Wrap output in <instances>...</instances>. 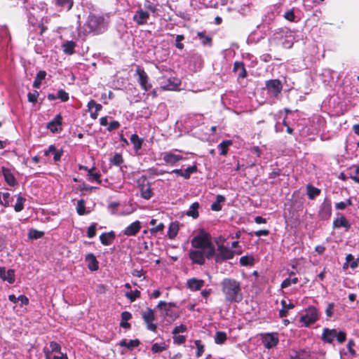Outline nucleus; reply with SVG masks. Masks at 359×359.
<instances>
[{
    "label": "nucleus",
    "mask_w": 359,
    "mask_h": 359,
    "mask_svg": "<svg viewBox=\"0 0 359 359\" xmlns=\"http://www.w3.org/2000/svg\"><path fill=\"white\" fill-rule=\"evenodd\" d=\"M137 184L140 187L141 197L146 200L150 199L153 196L154 193L151 184L147 180L146 177L142 176L138 179Z\"/></svg>",
    "instance_id": "obj_8"
},
{
    "label": "nucleus",
    "mask_w": 359,
    "mask_h": 359,
    "mask_svg": "<svg viewBox=\"0 0 359 359\" xmlns=\"http://www.w3.org/2000/svg\"><path fill=\"white\" fill-rule=\"evenodd\" d=\"M46 76V71L40 70L36 75V77L33 83V87L35 88H39L41 85V82L43 79H45Z\"/></svg>",
    "instance_id": "obj_30"
},
{
    "label": "nucleus",
    "mask_w": 359,
    "mask_h": 359,
    "mask_svg": "<svg viewBox=\"0 0 359 359\" xmlns=\"http://www.w3.org/2000/svg\"><path fill=\"white\" fill-rule=\"evenodd\" d=\"M43 235L44 233L43 231H38L36 229H31L29 231L28 237L30 239H38L42 238Z\"/></svg>",
    "instance_id": "obj_48"
},
{
    "label": "nucleus",
    "mask_w": 359,
    "mask_h": 359,
    "mask_svg": "<svg viewBox=\"0 0 359 359\" xmlns=\"http://www.w3.org/2000/svg\"><path fill=\"white\" fill-rule=\"evenodd\" d=\"M221 290L224 296V299L229 303H239L243 299L241 283L231 278H224L221 283Z\"/></svg>",
    "instance_id": "obj_1"
},
{
    "label": "nucleus",
    "mask_w": 359,
    "mask_h": 359,
    "mask_svg": "<svg viewBox=\"0 0 359 359\" xmlns=\"http://www.w3.org/2000/svg\"><path fill=\"white\" fill-rule=\"evenodd\" d=\"M124 162L122 155L119 153H116L114 156L110 159V163L116 166H121Z\"/></svg>",
    "instance_id": "obj_43"
},
{
    "label": "nucleus",
    "mask_w": 359,
    "mask_h": 359,
    "mask_svg": "<svg viewBox=\"0 0 359 359\" xmlns=\"http://www.w3.org/2000/svg\"><path fill=\"white\" fill-rule=\"evenodd\" d=\"M97 224L93 223L87 230V236L90 238H93L96 235Z\"/></svg>",
    "instance_id": "obj_54"
},
{
    "label": "nucleus",
    "mask_w": 359,
    "mask_h": 359,
    "mask_svg": "<svg viewBox=\"0 0 359 359\" xmlns=\"http://www.w3.org/2000/svg\"><path fill=\"white\" fill-rule=\"evenodd\" d=\"M240 264L243 266H251L255 264V258L252 256H243L240 258Z\"/></svg>",
    "instance_id": "obj_39"
},
{
    "label": "nucleus",
    "mask_w": 359,
    "mask_h": 359,
    "mask_svg": "<svg viewBox=\"0 0 359 359\" xmlns=\"http://www.w3.org/2000/svg\"><path fill=\"white\" fill-rule=\"evenodd\" d=\"M1 172L4 177L6 182L11 187H14L17 184V181L12 173L11 170L6 167L1 168Z\"/></svg>",
    "instance_id": "obj_18"
},
{
    "label": "nucleus",
    "mask_w": 359,
    "mask_h": 359,
    "mask_svg": "<svg viewBox=\"0 0 359 359\" xmlns=\"http://www.w3.org/2000/svg\"><path fill=\"white\" fill-rule=\"evenodd\" d=\"M284 18L290 22H294L295 21V15H294L293 10H289V11H286L284 15Z\"/></svg>",
    "instance_id": "obj_61"
},
{
    "label": "nucleus",
    "mask_w": 359,
    "mask_h": 359,
    "mask_svg": "<svg viewBox=\"0 0 359 359\" xmlns=\"http://www.w3.org/2000/svg\"><path fill=\"white\" fill-rule=\"evenodd\" d=\"M184 39V36L183 34H178L176 36L175 46L177 48H178L180 50H182L184 48V46L182 43H181V41H183Z\"/></svg>",
    "instance_id": "obj_55"
},
{
    "label": "nucleus",
    "mask_w": 359,
    "mask_h": 359,
    "mask_svg": "<svg viewBox=\"0 0 359 359\" xmlns=\"http://www.w3.org/2000/svg\"><path fill=\"white\" fill-rule=\"evenodd\" d=\"M205 284V281L202 279H197L196 278H189L187 282V286L191 290H200Z\"/></svg>",
    "instance_id": "obj_19"
},
{
    "label": "nucleus",
    "mask_w": 359,
    "mask_h": 359,
    "mask_svg": "<svg viewBox=\"0 0 359 359\" xmlns=\"http://www.w3.org/2000/svg\"><path fill=\"white\" fill-rule=\"evenodd\" d=\"M142 318L146 324L147 329L153 332H156L157 325L154 323L156 316L154 310L147 307L144 311H142Z\"/></svg>",
    "instance_id": "obj_7"
},
{
    "label": "nucleus",
    "mask_w": 359,
    "mask_h": 359,
    "mask_svg": "<svg viewBox=\"0 0 359 359\" xmlns=\"http://www.w3.org/2000/svg\"><path fill=\"white\" fill-rule=\"evenodd\" d=\"M140 344V341L138 339H130L129 341L127 339H124L119 341L118 345L121 347H126L128 350L132 351L133 348L139 346Z\"/></svg>",
    "instance_id": "obj_22"
},
{
    "label": "nucleus",
    "mask_w": 359,
    "mask_h": 359,
    "mask_svg": "<svg viewBox=\"0 0 359 359\" xmlns=\"http://www.w3.org/2000/svg\"><path fill=\"white\" fill-rule=\"evenodd\" d=\"M163 161L169 165H174L178 161L184 159L182 156L177 155L171 152H166L163 155Z\"/></svg>",
    "instance_id": "obj_20"
},
{
    "label": "nucleus",
    "mask_w": 359,
    "mask_h": 359,
    "mask_svg": "<svg viewBox=\"0 0 359 359\" xmlns=\"http://www.w3.org/2000/svg\"><path fill=\"white\" fill-rule=\"evenodd\" d=\"M334 306L335 305L333 302H330L327 304V306L325 309V314L327 318H331L333 316Z\"/></svg>",
    "instance_id": "obj_57"
},
{
    "label": "nucleus",
    "mask_w": 359,
    "mask_h": 359,
    "mask_svg": "<svg viewBox=\"0 0 359 359\" xmlns=\"http://www.w3.org/2000/svg\"><path fill=\"white\" fill-rule=\"evenodd\" d=\"M239 72L238 77L245 79L248 76L247 71L245 67V65L243 62L236 61L233 64V72Z\"/></svg>",
    "instance_id": "obj_24"
},
{
    "label": "nucleus",
    "mask_w": 359,
    "mask_h": 359,
    "mask_svg": "<svg viewBox=\"0 0 359 359\" xmlns=\"http://www.w3.org/2000/svg\"><path fill=\"white\" fill-rule=\"evenodd\" d=\"M76 212L79 215H84L88 214V212L86 211V201L83 199H80L77 202Z\"/></svg>",
    "instance_id": "obj_40"
},
{
    "label": "nucleus",
    "mask_w": 359,
    "mask_h": 359,
    "mask_svg": "<svg viewBox=\"0 0 359 359\" xmlns=\"http://www.w3.org/2000/svg\"><path fill=\"white\" fill-rule=\"evenodd\" d=\"M150 14L147 11L139 8L133 15V20L137 25H144L147 23Z\"/></svg>",
    "instance_id": "obj_14"
},
{
    "label": "nucleus",
    "mask_w": 359,
    "mask_h": 359,
    "mask_svg": "<svg viewBox=\"0 0 359 359\" xmlns=\"http://www.w3.org/2000/svg\"><path fill=\"white\" fill-rule=\"evenodd\" d=\"M200 205L198 202L193 203L190 207L189 210L187 212V215L189 217H191L194 219H197L199 216L198 214V208Z\"/></svg>",
    "instance_id": "obj_28"
},
{
    "label": "nucleus",
    "mask_w": 359,
    "mask_h": 359,
    "mask_svg": "<svg viewBox=\"0 0 359 359\" xmlns=\"http://www.w3.org/2000/svg\"><path fill=\"white\" fill-rule=\"evenodd\" d=\"M197 36L201 39V43L203 46H210L212 45V37L205 35V32H198L197 33Z\"/></svg>",
    "instance_id": "obj_37"
},
{
    "label": "nucleus",
    "mask_w": 359,
    "mask_h": 359,
    "mask_svg": "<svg viewBox=\"0 0 359 359\" xmlns=\"http://www.w3.org/2000/svg\"><path fill=\"white\" fill-rule=\"evenodd\" d=\"M55 5L67 11L72 9L74 5L73 0H55Z\"/></svg>",
    "instance_id": "obj_35"
},
{
    "label": "nucleus",
    "mask_w": 359,
    "mask_h": 359,
    "mask_svg": "<svg viewBox=\"0 0 359 359\" xmlns=\"http://www.w3.org/2000/svg\"><path fill=\"white\" fill-rule=\"evenodd\" d=\"M165 346H163L158 343H155L151 346V351L155 353H160L165 350Z\"/></svg>",
    "instance_id": "obj_64"
},
{
    "label": "nucleus",
    "mask_w": 359,
    "mask_h": 359,
    "mask_svg": "<svg viewBox=\"0 0 359 359\" xmlns=\"http://www.w3.org/2000/svg\"><path fill=\"white\" fill-rule=\"evenodd\" d=\"M140 291L135 290L134 291L131 290L126 292V296L130 300V302H134L137 298L140 297Z\"/></svg>",
    "instance_id": "obj_51"
},
{
    "label": "nucleus",
    "mask_w": 359,
    "mask_h": 359,
    "mask_svg": "<svg viewBox=\"0 0 359 359\" xmlns=\"http://www.w3.org/2000/svg\"><path fill=\"white\" fill-rule=\"evenodd\" d=\"M282 309L279 311V316L280 318L285 317L287 315L288 310L294 308L292 303L287 304L285 300L281 301Z\"/></svg>",
    "instance_id": "obj_31"
},
{
    "label": "nucleus",
    "mask_w": 359,
    "mask_h": 359,
    "mask_svg": "<svg viewBox=\"0 0 359 359\" xmlns=\"http://www.w3.org/2000/svg\"><path fill=\"white\" fill-rule=\"evenodd\" d=\"M115 237H116L115 233L113 231H111L108 233H102L100 236V240L102 245H109L112 243V241L114 240Z\"/></svg>",
    "instance_id": "obj_23"
},
{
    "label": "nucleus",
    "mask_w": 359,
    "mask_h": 359,
    "mask_svg": "<svg viewBox=\"0 0 359 359\" xmlns=\"http://www.w3.org/2000/svg\"><path fill=\"white\" fill-rule=\"evenodd\" d=\"M135 73L138 76L137 81L141 88L145 91L149 90L152 86L149 83V76L144 69L138 67L135 71Z\"/></svg>",
    "instance_id": "obj_11"
},
{
    "label": "nucleus",
    "mask_w": 359,
    "mask_h": 359,
    "mask_svg": "<svg viewBox=\"0 0 359 359\" xmlns=\"http://www.w3.org/2000/svg\"><path fill=\"white\" fill-rule=\"evenodd\" d=\"M355 346V341L353 339H349L347 344V348L348 352L351 355L355 356L356 355V352L355 349H353V346Z\"/></svg>",
    "instance_id": "obj_63"
},
{
    "label": "nucleus",
    "mask_w": 359,
    "mask_h": 359,
    "mask_svg": "<svg viewBox=\"0 0 359 359\" xmlns=\"http://www.w3.org/2000/svg\"><path fill=\"white\" fill-rule=\"evenodd\" d=\"M194 344L196 348V356L199 358L205 351V346L200 339L195 340Z\"/></svg>",
    "instance_id": "obj_42"
},
{
    "label": "nucleus",
    "mask_w": 359,
    "mask_h": 359,
    "mask_svg": "<svg viewBox=\"0 0 359 359\" xmlns=\"http://www.w3.org/2000/svg\"><path fill=\"white\" fill-rule=\"evenodd\" d=\"M307 189V195L309 199H314L316 196H319L320 194V189L314 187L311 184H308L306 187Z\"/></svg>",
    "instance_id": "obj_36"
},
{
    "label": "nucleus",
    "mask_w": 359,
    "mask_h": 359,
    "mask_svg": "<svg viewBox=\"0 0 359 359\" xmlns=\"http://www.w3.org/2000/svg\"><path fill=\"white\" fill-rule=\"evenodd\" d=\"M225 201V197L222 195H217L216 198V201L211 205V210L213 211H220L222 208L221 205V203Z\"/></svg>",
    "instance_id": "obj_33"
},
{
    "label": "nucleus",
    "mask_w": 359,
    "mask_h": 359,
    "mask_svg": "<svg viewBox=\"0 0 359 359\" xmlns=\"http://www.w3.org/2000/svg\"><path fill=\"white\" fill-rule=\"evenodd\" d=\"M76 44L73 41H67L62 44V48L65 53L67 55H72L74 53V48Z\"/></svg>",
    "instance_id": "obj_29"
},
{
    "label": "nucleus",
    "mask_w": 359,
    "mask_h": 359,
    "mask_svg": "<svg viewBox=\"0 0 359 359\" xmlns=\"http://www.w3.org/2000/svg\"><path fill=\"white\" fill-rule=\"evenodd\" d=\"M278 338L275 334H267L262 338V343L265 348L270 349L278 344Z\"/></svg>",
    "instance_id": "obj_15"
},
{
    "label": "nucleus",
    "mask_w": 359,
    "mask_h": 359,
    "mask_svg": "<svg viewBox=\"0 0 359 359\" xmlns=\"http://www.w3.org/2000/svg\"><path fill=\"white\" fill-rule=\"evenodd\" d=\"M39 96V93L35 90L33 91V93H29L27 94V100L29 102L35 104L37 102V99Z\"/></svg>",
    "instance_id": "obj_53"
},
{
    "label": "nucleus",
    "mask_w": 359,
    "mask_h": 359,
    "mask_svg": "<svg viewBox=\"0 0 359 359\" xmlns=\"http://www.w3.org/2000/svg\"><path fill=\"white\" fill-rule=\"evenodd\" d=\"M86 260L88 262V269L90 271H97L99 268V263L97 260L95 256L92 254L89 253L86 257Z\"/></svg>",
    "instance_id": "obj_25"
},
{
    "label": "nucleus",
    "mask_w": 359,
    "mask_h": 359,
    "mask_svg": "<svg viewBox=\"0 0 359 359\" xmlns=\"http://www.w3.org/2000/svg\"><path fill=\"white\" fill-rule=\"evenodd\" d=\"M231 144V140L222 141L218 146L219 148L220 149V155L226 156L228 152V147Z\"/></svg>",
    "instance_id": "obj_41"
},
{
    "label": "nucleus",
    "mask_w": 359,
    "mask_h": 359,
    "mask_svg": "<svg viewBox=\"0 0 359 359\" xmlns=\"http://www.w3.org/2000/svg\"><path fill=\"white\" fill-rule=\"evenodd\" d=\"M218 252L215 253V262L221 263L224 260L233 259L235 252L224 245H219L217 248Z\"/></svg>",
    "instance_id": "obj_9"
},
{
    "label": "nucleus",
    "mask_w": 359,
    "mask_h": 359,
    "mask_svg": "<svg viewBox=\"0 0 359 359\" xmlns=\"http://www.w3.org/2000/svg\"><path fill=\"white\" fill-rule=\"evenodd\" d=\"M349 177L355 182L359 184V165H353L348 169Z\"/></svg>",
    "instance_id": "obj_26"
},
{
    "label": "nucleus",
    "mask_w": 359,
    "mask_h": 359,
    "mask_svg": "<svg viewBox=\"0 0 359 359\" xmlns=\"http://www.w3.org/2000/svg\"><path fill=\"white\" fill-rule=\"evenodd\" d=\"M104 18L102 16L90 15L88 20L84 24L85 32L86 33L97 32L100 25L104 23Z\"/></svg>",
    "instance_id": "obj_6"
},
{
    "label": "nucleus",
    "mask_w": 359,
    "mask_h": 359,
    "mask_svg": "<svg viewBox=\"0 0 359 359\" xmlns=\"http://www.w3.org/2000/svg\"><path fill=\"white\" fill-rule=\"evenodd\" d=\"M336 337L339 344H343L346 340V333L344 331L337 332L336 329L325 327L323 330L321 340L326 344H332Z\"/></svg>",
    "instance_id": "obj_4"
},
{
    "label": "nucleus",
    "mask_w": 359,
    "mask_h": 359,
    "mask_svg": "<svg viewBox=\"0 0 359 359\" xmlns=\"http://www.w3.org/2000/svg\"><path fill=\"white\" fill-rule=\"evenodd\" d=\"M332 227L334 229H339L341 227H344L346 229V230H348L351 228V224L344 215H341L340 217L336 218L333 221Z\"/></svg>",
    "instance_id": "obj_21"
},
{
    "label": "nucleus",
    "mask_w": 359,
    "mask_h": 359,
    "mask_svg": "<svg viewBox=\"0 0 359 359\" xmlns=\"http://www.w3.org/2000/svg\"><path fill=\"white\" fill-rule=\"evenodd\" d=\"M3 280H6L10 284H13L15 279V271L13 269H8L6 273L5 277L3 278Z\"/></svg>",
    "instance_id": "obj_46"
},
{
    "label": "nucleus",
    "mask_w": 359,
    "mask_h": 359,
    "mask_svg": "<svg viewBox=\"0 0 359 359\" xmlns=\"http://www.w3.org/2000/svg\"><path fill=\"white\" fill-rule=\"evenodd\" d=\"M9 198H10V194L8 192L6 193H1L0 192V204L4 205V207H8L9 206Z\"/></svg>",
    "instance_id": "obj_49"
},
{
    "label": "nucleus",
    "mask_w": 359,
    "mask_h": 359,
    "mask_svg": "<svg viewBox=\"0 0 359 359\" xmlns=\"http://www.w3.org/2000/svg\"><path fill=\"white\" fill-rule=\"evenodd\" d=\"M299 282V279L297 277H288L285 278L281 283V288H286L290 286L292 284H297Z\"/></svg>",
    "instance_id": "obj_44"
},
{
    "label": "nucleus",
    "mask_w": 359,
    "mask_h": 359,
    "mask_svg": "<svg viewBox=\"0 0 359 359\" xmlns=\"http://www.w3.org/2000/svg\"><path fill=\"white\" fill-rule=\"evenodd\" d=\"M50 347L51 348L50 352H57L60 353L61 351V346L56 341H50Z\"/></svg>",
    "instance_id": "obj_62"
},
{
    "label": "nucleus",
    "mask_w": 359,
    "mask_h": 359,
    "mask_svg": "<svg viewBox=\"0 0 359 359\" xmlns=\"http://www.w3.org/2000/svg\"><path fill=\"white\" fill-rule=\"evenodd\" d=\"M57 98L61 100L62 102H67L69 100V93L65 90L60 89L57 91Z\"/></svg>",
    "instance_id": "obj_52"
},
{
    "label": "nucleus",
    "mask_w": 359,
    "mask_h": 359,
    "mask_svg": "<svg viewBox=\"0 0 359 359\" xmlns=\"http://www.w3.org/2000/svg\"><path fill=\"white\" fill-rule=\"evenodd\" d=\"M62 124V116L60 114L55 116L53 120L50 121L48 125L47 128L49 129L52 133H57L62 130V128H57V126H60Z\"/></svg>",
    "instance_id": "obj_16"
},
{
    "label": "nucleus",
    "mask_w": 359,
    "mask_h": 359,
    "mask_svg": "<svg viewBox=\"0 0 359 359\" xmlns=\"http://www.w3.org/2000/svg\"><path fill=\"white\" fill-rule=\"evenodd\" d=\"M141 229V223L140 221H135L127 226L123 233L127 236H135Z\"/></svg>",
    "instance_id": "obj_17"
},
{
    "label": "nucleus",
    "mask_w": 359,
    "mask_h": 359,
    "mask_svg": "<svg viewBox=\"0 0 359 359\" xmlns=\"http://www.w3.org/2000/svg\"><path fill=\"white\" fill-rule=\"evenodd\" d=\"M189 257L193 263L203 265L205 262L206 252L204 250H194L189 253Z\"/></svg>",
    "instance_id": "obj_12"
},
{
    "label": "nucleus",
    "mask_w": 359,
    "mask_h": 359,
    "mask_svg": "<svg viewBox=\"0 0 359 359\" xmlns=\"http://www.w3.org/2000/svg\"><path fill=\"white\" fill-rule=\"evenodd\" d=\"M191 244L194 248L205 250L208 259L214 257L215 248L211 241V236L204 229H201L198 234L191 239Z\"/></svg>",
    "instance_id": "obj_2"
},
{
    "label": "nucleus",
    "mask_w": 359,
    "mask_h": 359,
    "mask_svg": "<svg viewBox=\"0 0 359 359\" xmlns=\"http://www.w3.org/2000/svg\"><path fill=\"white\" fill-rule=\"evenodd\" d=\"M26 201L25 198L21 196H19L17 198L16 203L14 206V209L15 212H20L24 209V202Z\"/></svg>",
    "instance_id": "obj_47"
},
{
    "label": "nucleus",
    "mask_w": 359,
    "mask_h": 359,
    "mask_svg": "<svg viewBox=\"0 0 359 359\" xmlns=\"http://www.w3.org/2000/svg\"><path fill=\"white\" fill-rule=\"evenodd\" d=\"M156 309L161 311V316L169 323L174 322L180 316V312L175 302L168 303L165 301H160L156 305Z\"/></svg>",
    "instance_id": "obj_3"
},
{
    "label": "nucleus",
    "mask_w": 359,
    "mask_h": 359,
    "mask_svg": "<svg viewBox=\"0 0 359 359\" xmlns=\"http://www.w3.org/2000/svg\"><path fill=\"white\" fill-rule=\"evenodd\" d=\"M179 231V224L177 222H172L168 231V236L170 239H174Z\"/></svg>",
    "instance_id": "obj_32"
},
{
    "label": "nucleus",
    "mask_w": 359,
    "mask_h": 359,
    "mask_svg": "<svg viewBox=\"0 0 359 359\" xmlns=\"http://www.w3.org/2000/svg\"><path fill=\"white\" fill-rule=\"evenodd\" d=\"M130 142L133 145L135 151H137L141 149L144 140L140 138L137 134H133L130 138Z\"/></svg>",
    "instance_id": "obj_27"
},
{
    "label": "nucleus",
    "mask_w": 359,
    "mask_h": 359,
    "mask_svg": "<svg viewBox=\"0 0 359 359\" xmlns=\"http://www.w3.org/2000/svg\"><path fill=\"white\" fill-rule=\"evenodd\" d=\"M95 168L93 167L89 170H88V180L90 182L95 181L98 184H101L102 181L100 180L101 175L99 172H93V170Z\"/></svg>",
    "instance_id": "obj_34"
},
{
    "label": "nucleus",
    "mask_w": 359,
    "mask_h": 359,
    "mask_svg": "<svg viewBox=\"0 0 359 359\" xmlns=\"http://www.w3.org/2000/svg\"><path fill=\"white\" fill-rule=\"evenodd\" d=\"M197 166L196 165H194L187 168L184 170H183V177L186 180L190 178L191 175L197 172Z\"/></svg>",
    "instance_id": "obj_45"
},
{
    "label": "nucleus",
    "mask_w": 359,
    "mask_h": 359,
    "mask_svg": "<svg viewBox=\"0 0 359 359\" xmlns=\"http://www.w3.org/2000/svg\"><path fill=\"white\" fill-rule=\"evenodd\" d=\"M88 110L90 111L93 107H95V111L99 112L102 109V106L100 104L97 103L94 100H90L87 104Z\"/></svg>",
    "instance_id": "obj_50"
},
{
    "label": "nucleus",
    "mask_w": 359,
    "mask_h": 359,
    "mask_svg": "<svg viewBox=\"0 0 359 359\" xmlns=\"http://www.w3.org/2000/svg\"><path fill=\"white\" fill-rule=\"evenodd\" d=\"M270 233V231L269 229H261L258 230L252 233H250L249 234L251 236H256L257 237L262 236H269Z\"/></svg>",
    "instance_id": "obj_60"
},
{
    "label": "nucleus",
    "mask_w": 359,
    "mask_h": 359,
    "mask_svg": "<svg viewBox=\"0 0 359 359\" xmlns=\"http://www.w3.org/2000/svg\"><path fill=\"white\" fill-rule=\"evenodd\" d=\"M120 126L121 124L118 121H112L110 123H109L107 130L109 132H111L113 130L118 129Z\"/></svg>",
    "instance_id": "obj_56"
},
{
    "label": "nucleus",
    "mask_w": 359,
    "mask_h": 359,
    "mask_svg": "<svg viewBox=\"0 0 359 359\" xmlns=\"http://www.w3.org/2000/svg\"><path fill=\"white\" fill-rule=\"evenodd\" d=\"M267 90L277 97L281 93L283 85L279 79H271L266 82Z\"/></svg>",
    "instance_id": "obj_13"
},
{
    "label": "nucleus",
    "mask_w": 359,
    "mask_h": 359,
    "mask_svg": "<svg viewBox=\"0 0 359 359\" xmlns=\"http://www.w3.org/2000/svg\"><path fill=\"white\" fill-rule=\"evenodd\" d=\"M227 339V335L225 332L217 331L215 335V342L217 344H224Z\"/></svg>",
    "instance_id": "obj_38"
},
{
    "label": "nucleus",
    "mask_w": 359,
    "mask_h": 359,
    "mask_svg": "<svg viewBox=\"0 0 359 359\" xmlns=\"http://www.w3.org/2000/svg\"><path fill=\"white\" fill-rule=\"evenodd\" d=\"M46 359H68L67 354H62L61 356L54 355L53 358H50V351L49 350H43Z\"/></svg>",
    "instance_id": "obj_59"
},
{
    "label": "nucleus",
    "mask_w": 359,
    "mask_h": 359,
    "mask_svg": "<svg viewBox=\"0 0 359 359\" xmlns=\"http://www.w3.org/2000/svg\"><path fill=\"white\" fill-rule=\"evenodd\" d=\"M319 317L318 310L315 306H311L306 310V313L300 317L299 321L304 327H308L317 322Z\"/></svg>",
    "instance_id": "obj_5"
},
{
    "label": "nucleus",
    "mask_w": 359,
    "mask_h": 359,
    "mask_svg": "<svg viewBox=\"0 0 359 359\" xmlns=\"http://www.w3.org/2000/svg\"><path fill=\"white\" fill-rule=\"evenodd\" d=\"M332 215V202L328 198H325L320 204L318 212V217L322 220H328Z\"/></svg>",
    "instance_id": "obj_10"
},
{
    "label": "nucleus",
    "mask_w": 359,
    "mask_h": 359,
    "mask_svg": "<svg viewBox=\"0 0 359 359\" xmlns=\"http://www.w3.org/2000/svg\"><path fill=\"white\" fill-rule=\"evenodd\" d=\"M187 330V326L185 325L181 324L179 326L175 327L173 329L172 333L173 335H177V334L180 332H184Z\"/></svg>",
    "instance_id": "obj_58"
}]
</instances>
